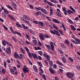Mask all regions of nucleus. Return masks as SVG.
<instances>
[{
	"instance_id": "obj_1",
	"label": "nucleus",
	"mask_w": 80,
	"mask_h": 80,
	"mask_svg": "<svg viewBox=\"0 0 80 80\" xmlns=\"http://www.w3.org/2000/svg\"><path fill=\"white\" fill-rule=\"evenodd\" d=\"M50 45H50H47V44H46L45 46L49 50L51 49L52 51H54V46H53V45L51 44Z\"/></svg>"
},
{
	"instance_id": "obj_2",
	"label": "nucleus",
	"mask_w": 80,
	"mask_h": 80,
	"mask_svg": "<svg viewBox=\"0 0 80 80\" xmlns=\"http://www.w3.org/2000/svg\"><path fill=\"white\" fill-rule=\"evenodd\" d=\"M22 70L24 73H28L29 70L28 68H26V67H24V68H22Z\"/></svg>"
},
{
	"instance_id": "obj_3",
	"label": "nucleus",
	"mask_w": 80,
	"mask_h": 80,
	"mask_svg": "<svg viewBox=\"0 0 80 80\" xmlns=\"http://www.w3.org/2000/svg\"><path fill=\"white\" fill-rule=\"evenodd\" d=\"M11 50L10 49V47H9L8 48L6 49V52H7V54L8 55H11Z\"/></svg>"
},
{
	"instance_id": "obj_4",
	"label": "nucleus",
	"mask_w": 80,
	"mask_h": 80,
	"mask_svg": "<svg viewBox=\"0 0 80 80\" xmlns=\"http://www.w3.org/2000/svg\"><path fill=\"white\" fill-rule=\"evenodd\" d=\"M39 37L41 40H43L45 38V36L42 34V33H41L39 35Z\"/></svg>"
},
{
	"instance_id": "obj_5",
	"label": "nucleus",
	"mask_w": 80,
	"mask_h": 80,
	"mask_svg": "<svg viewBox=\"0 0 80 80\" xmlns=\"http://www.w3.org/2000/svg\"><path fill=\"white\" fill-rule=\"evenodd\" d=\"M75 40L76 41V45H78L80 44V40L78 38H75Z\"/></svg>"
},
{
	"instance_id": "obj_6",
	"label": "nucleus",
	"mask_w": 80,
	"mask_h": 80,
	"mask_svg": "<svg viewBox=\"0 0 80 80\" xmlns=\"http://www.w3.org/2000/svg\"><path fill=\"white\" fill-rule=\"evenodd\" d=\"M49 65H50L49 68H51L53 67V62L52 61H49Z\"/></svg>"
},
{
	"instance_id": "obj_7",
	"label": "nucleus",
	"mask_w": 80,
	"mask_h": 80,
	"mask_svg": "<svg viewBox=\"0 0 80 80\" xmlns=\"http://www.w3.org/2000/svg\"><path fill=\"white\" fill-rule=\"evenodd\" d=\"M31 55L32 56L33 58H37L38 59V57L37 56V55H36V54H33L32 53H31Z\"/></svg>"
},
{
	"instance_id": "obj_8",
	"label": "nucleus",
	"mask_w": 80,
	"mask_h": 80,
	"mask_svg": "<svg viewBox=\"0 0 80 80\" xmlns=\"http://www.w3.org/2000/svg\"><path fill=\"white\" fill-rule=\"evenodd\" d=\"M55 13L58 16V17H62V14H61L59 12H56Z\"/></svg>"
},
{
	"instance_id": "obj_9",
	"label": "nucleus",
	"mask_w": 80,
	"mask_h": 80,
	"mask_svg": "<svg viewBox=\"0 0 80 80\" xmlns=\"http://www.w3.org/2000/svg\"><path fill=\"white\" fill-rule=\"evenodd\" d=\"M23 17L26 20H30V18L26 15H23Z\"/></svg>"
},
{
	"instance_id": "obj_10",
	"label": "nucleus",
	"mask_w": 80,
	"mask_h": 80,
	"mask_svg": "<svg viewBox=\"0 0 80 80\" xmlns=\"http://www.w3.org/2000/svg\"><path fill=\"white\" fill-rule=\"evenodd\" d=\"M33 69H34V70L35 72L36 73L38 72V70L37 69V67L35 65L33 66Z\"/></svg>"
},
{
	"instance_id": "obj_11",
	"label": "nucleus",
	"mask_w": 80,
	"mask_h": 80,
	"mask_svg": "<svg viewBox=\"0 0 80 80\" xmlns=\"http://www.w3.org/2000/svg\"><path fill=\"white\" fill-rule=\"evenodd\" d=\"M52 21L53 22L55 23H60V22L58 20L56 19H53L52 20Z\"/></svg>"
},
{
	"instance_id": "obj_12",
	"label": "nucleus",
	"mask_w": 80,
	"mask_h": 80,
	"mask_svg": "<svg viewBox=\"0 0 80 80\" xmlns=\"http://www.w3.org/2000/svg\"><path fill=\"white\" fill-rule=\"evenodd\" d=\"M38 25L39 26H41V27H43V25H44V24H43V23L42 22H38Z\"/></svg>"
},
{
	"instance_id": "obj_13",
	"label": "nucleus",
	"mask_w": 80,
	"mask_h": 80,
	"mask_svg": "<svg viewBox=\"0 0 80 80\" xmlns=\"http://www.w3.org/2000/svg\"><path fill=\"white\" fill-rule=\"evenodd\" d=\"M67 12H68L69 15H71V13H73V12L71 10L69 9L68 11H66Z\"/></svg>"
},
{
	"instance_id": "obj_14",
	"label": "nucleus",
	"mask_w": 80,
	"mask_h": 80,
	"mask_svg": "<svg viewBox=\"0 0 80 80\" xmlns=\"http://www.w3.org/2000/svg\"><path fill=\"white\" fill-rule=\"evenodd\" d=\"M62 59V61L64 63H66V59L65 57L61 58Z\"/></svg>"
},
{
	"instance_id": "obj_15",
	"label": "nucleus",
	"mask_w": 80,
	"mask_h": 80,
	"mask_svg": "<svg viewBox=\"0 0 80 80\" xmlns=\"http://www.w3.org/2000/svg\"><path fill=\"white\" fill-rule=\"evenodd\" d=\"M70 73L69 72H68L67 73V76L68 77V78H72V76H70V74H69Z\"/></svg>"
},
{
	"instance_id": "obj_16",
	"label": "nucleus",
	"mask_w": 80,
	"mask_h": 80,
	"mask_svg": "<svg viewBox=\"0 0 80 80\" xmlns=\"http://www.w3.org/2000/svg\"><path fill=\"white\" fill-rule=\"evenodd\" d=\"M9 70L12 72V74L15 75V71L13 70V69H10Z\"/></svg>"
},
{
	"instance_id": "obj_17",
	"label": "nucleus",
	"mask_w": 80,
	"mask_h": 80,
	"mask_svg": "<svg viewBox=\"0 0 80 80\" xmlns=\"http://www.w3.org/2000/svg\"><path fill=\"white\" fill-rule=\"evenodd\" d=\"M14 56H15V58H17L18 57V55L17 52H14Z\"/></svg>"
},
{
	"instance_id": "obj_18",
	"label": "nucleus",
	"mask_w": 80,
	"mask_h": 80,
	"mask_svg": "<svg viewBox=\"0 0 80 80\" xmlns=\"http://www.w3.org/2000/svg\"><path fill=\"white\" fill-rule=\"evenodd\" d=\"M6 42L7 41L5 40L2 41V44L3 46H5L6 45V44L5 43H6Z\"/></svg>"
},
{
	"instance_id": "obj_19",
	"label": "nucleus",
	"mask_w": 80,
	"mask_h": 80,
	"mask_svg": "<svg viewBox=\"0 0 80 80\" xmlns=\"http://www.w3.org/2000/svg\"><path fill=\"white\" fill-rule=\"evenodd\" d=\"M71 29H72V30H74V31L75 30H76V29H75V28L74 27V26H73V25H71Z\"/></svg>"
},
{
	"instance_id": "obj_20",
	"label": "nucleus",
	"mask_w": 80,
	"mask_h": 80,
	"mask_svg": "<svg viewBox=\"0 0 80 80\" xmlns=\"http://www.w3.org/2000/svg\"><path fill=\"white\" fill-rule=\"evenodd\" d=\"M49 70L51 73H54V71L51 68H49Z\"/></svg>"
},
{
	"instance_id": "obj_21",
	"label": "nucleus",
	"mask_w": 80,
	"mask_h": 80,
	"mask_svg": "<svg viewBox=\"0 0 80 80\" xmlns=\"http://www.w3.org/2000/svg\"><path fill=\"white\" fill-rule=\"evenodd\" d=\"M57 64L58 65H61V66H63V64H62V63H61L59 61H57Z\"/></svg>"
},
{
	"instance_id": "obj_22",
	"label": "nucleus",
	"mask_w": 80,
	"mask_h": 80,
	"mask_svg": "<svg viewBox=\"0 0 80 80\" xmlns=\"http://www.w3.org/2000/svg\"><path fill=\"white\" fill-rule=\"evenodd\" d=\"M20 50H21V51L22 53H23V54H25V51H24V49H23L22 48H21Z\"/></svg>"
},
{
	"instance_id": "obj_23",
	"label": "nucleus",
	"mask_w": 80,
	"mask_h": 80,
	"mask_svg": "<svg viewBox=\"0 0 80 80\" xmlns=\"http://www.w3.org/2000/svg\"><path fill=\"white\" fill-rule=\"evenodd\" d=\"M6 44H7L8 45H9V46H10L11 47H12V45L10 43L8 42L7 41H6Z\"/></svg>"
},
{
	"instance_id": "obj_24",
	"label": "nucleus",
	"mask_w": 80,
	"mask_h": 80,
	"mask_svg": "<svg viewBox=\"0 0 80 80\" xmlns=\"http://www.w3.org/2000/svg\"><path fill=\"white\" fill-rule=\"evenodd\" d=\"M16 25L17 26H18V27H20V28H22V26H21V25L19 24V23H16Z\"/></svg>"
},
{
	"instance_id": "obj_25",
	"label": "nucleus",
	"mask_w": 80,
	"mask_h": 80,
	"mask_svg": "<svg viewBox=\"0 0 80 80\" xmlns=\"http://www.w3.org/2000/svg\"><path fill=\"white\" fill-rule=\"evenodd\" d=\"M38 63L39 67H40L41 68V67H42V63H41L40 62H38Z\"/></svg>"
},
{
	"instance_id": "obj_26",
	"label": "nucleus",
	"mask_w": 80,
	"mask_h": 80,
	"mask_svg": "<svg viewBox=\"0 0 80 80\" xmlns=\"http://www.w3.org/2000/svg\"><path fill=\"white\" fill-rule=\"evenodd\" d=\"M10 30L12 32V33H14V34H16V33H15V32H14L13 31V29H12V28L10 27Z\"/></svg>"
},
{
	"instance_id": "obj_27",
	"label": "nucleus",
	"mask_w": 80,
	"mask_h": 80,
	"mask_svg": "<svg viewBox=\"0 0 80 80\" xmlns=\"http://www.w3.org/2000/svg\"><path fill=\"white\" fill-rule=\"evenodd\" d=\"M4 12L6 13V14H8V13H9L8 11L7 10H6L5 9H4Z\"/></svg>"
},
{
	"instance_id": "obj_28",
	"label": "nucleus",
	"mask_w": 80,
	"mask_h": 80,
	"mask_svg": "<svg viewBox=\"0 0 80 80\" xmlns=\"http://www.w3.org/2000/svg\"><path fill=\"white\" fill-rule=\"evenodd\" d=\"M53 14V9H50V15H52Z\"/></svg>"
},
{
	"instance_id": "obj_29",
	"label": "nucleus",
	"mask_w": 80,
	"mask_h": 80,
	"mask_svg": "<svg viewBox=\"0 0 80 80\" xmlns=\"http://www.w3.org/2000/svg\"><path fill=\"white\" fill-rule=\"evenodd\" d=\"M36 14L37 15H40L42 14V13L40 12H37Z\"/></svg>"
},
{
	"instance_id": "obj_30",
	"label": "nucleus",
	"mask_w": 80,
	"mask_h": 80,
	"mask_svg": "<svg viewBox=\"0 0 80 80\" xmlns=\"http://www.w3.org/2000/svg\"><path fill=\"white\" fill-rule=\"evenodd\" d=\"M48 3L49 5H50V6H53V4H52V3H51L50 2H48Z\"/></svg>"
},
{
	"instance_id": "obj_31",
	"label": "nucleus",
	"mask_w": 80,
	"mask_h": 80,
	"mask_svg": "<svg viewBox=\"0 0 80 80\" xmlns=\"http://www.w3.org/2000/svg\"><path fill=\"white\" fill-rule=\"evenodd\" d=\"M7 7H8V8H10V9H11V10L13 11V9L12 8V7H11V6H10L8 5L7 6Z\"/></svg>"
},
{
	"instance_id": "obj_32",
	"label": "nucleus",
	"mask_w": 80,
	"mask_h": 80,
	"mask_svg": "<svg viewBox=\"0 0 80 80\" xmlns=\"http://www.w3.org/2000/svg\"><path fill=\"white\" fill-rule=\"evenodd\" d=\"M7 7H8V8H10V9H11V10L13 11V9L12 8V7H11V6H10L8 5L7 6Z\"/></svg>"
},
{
	"instance_id": "obj_33",
	"label": "nucleus",
	"mask_w": 80,
	"mask_h": 80,
	"mask_svg": "<svg viewBox=\"0 0 80 80\" xmlns=\"http://www.w3.org/2000/svg\"><path fill=\"white\" fill-rule=\"evenodd\" d=\"M13 7V8H15V10L17 9V5H16V4H15L14 5H13V6H12Z\"/></svg>"
},
{
	"instance_id": "obj_34",
	"label": "nucleus",
	"mask_w": 80,
	"mask_h": 80,
	"mask_svg": "<svg viewBox=\"0 0 80 80\" xmlns=\"http://www.w3.org/2000/svg\"><path fill=\"white\" fill-rule=\"evenodd\" d=\"M28 54L29 55V57L32 58V54H31V53H30V52H28Z\"/></svg>"
},
{
	"instance_id": "obj_35",
	"label": "nucleus",
	"mask_w": 80,
	"mask_h": 80,
	"mask_svg": "<svg viewBox=\"0 0 80 80\" xmlns=\"http://www.w3.org/2000/svg\"><path fill=\"white\" fill-rule=\"evenodd\" d=\"M44 36H45L46 38H50V37L49 36H48V35L47 34H45L44 35Z\"/></svg>"
},
{
	"instance_id": "obj_36",
	"label": "nucleus",
	"mask_w": 80,
	"mask_h": 80,
	"mask_svg": "<svg viewBox=\"0 0 80 80\" xmlns=\"http://www.w3.org/2000/svg\"><path fill=\"white\" fill-rule=\"evenodd\" d=\"M1 72L2 73L4 74L5 73V69H2L1 70Z\"/></svg>"
},
{
	"instance_id": "obj_37",
	"label": "nucleus",
	"mask_w": 80,
	"mask_h": 80,
	"mask_svg": "<svg viewBox=\"0 0 80 80\" xmlns=\"http://www.w3.org/2000/svg\"><path fill=\"white\" fill-rule=\"evenodd\" d=\"M38 54H39L40 55H42L43 54V53H42V51H38Z\"/></svg>"
},
{
	"instance_id": "obj_38",
	"label": "nucleus",
	"mask_w": 80,
	"mask_h": 80,
	"mask_svg": "<svg viewBox=\"0 0 80 80\" xmlns=\"http://www.w3.org/2000/svg\"><path fill=\"white\" fill-rule=\"evenodd\" d=\"M4 66L5 68H6L7 67V62L5 61L4 62Z\"/></svg>"
},
{
	"instance_id": "obj_39",
	"label": "nucleus",
	"mask_w": 80,
	"mask_h": 80,
	"mask_svg": "<svg viewBox=\"0 0 80 80\" xmlns=\"http://www.w3.org/2000/svg\"><path fill=\"white\" fill-rule=\"evenodd\" d=\"M46 58L48 62H49V61H50V57L49 56H48L46 57Z\"/></svg>"
},
{
	"instance_id": "obj_40",
	"label": "nucleus",
	"mask_w": 80,
	"mask_h": 80,
	"mask_svg": "<svg viewBox=\"0 0 80 80\" xmlns=\"http://www.w3.org/2000/svg\"><path fill=\"white\" fill-rule=\"evenodd\" d=\"M68 20L70 23H72L73 22H72V21L70 19H68Z\"/></svg>"
},
{
	"instance_id": "obj_41",
	"label": "nucleus",
	"mask_w": 80,
	"mask_h": 80,
	"mask_svg": "<svg viewBox=\"0 0 80 80\" xmlns=\"http://www.w3.org/2000/svg\"><path fill=\"white\" fill-rule=\"evenodd\" d=\"M2 26L3 27L4 29H5V30H8V28H7V27H6L4 25H3Z\"/></svg>"
},
{
	"instance_id": "obj_42",
	"label": "nucleus",
	"mask_w": 80,
	"mask_h": 80,
	"mask_svg": "<svg viewBox=\"0 0 80 80\" xmlns=\"http://www.w3.org/2000/svg\"><path fill=\"white\" fill-rule=\"evenodd\" d=\"M62 27H63L64 30V31H65V30H66V29H65V26H64V25H63V23L62 24Z\"/></svg>"
},
{
	"instance_id": "obj_43",
	"label": "nucleus",
	"mask_w": 80,
	"mask_h": 80,
	"mask_svg": "<svg viewBox=\"0 0 80 80\" xmlns=\"http://www.w3.org/2000/svg\"><path fill=\"white\" fill-rule=\"evenodd\" d=\"M26 38L28 39V40H29V39H30V36H29V35H28L26 34Z\"/></svg>"
},
{
	"instance_id": "obj_44",
	"label": "nucleus",
	"mask_w": 80,
	"mask_h": 80,
	"mask_svg": "<svg viewBox=\"0 0 80 80\" xmlns=\"http://www.w3.org/2000/svg\"><path fill=\"white\" fill-rule=\"evenodd\" d=\"M15 33H17V34H18V35H20V36H22V35H21V34L20 33L17 31H15Z\"/></svg>"
},
{
	"instance_id": "obj_45",
	"label": "nucleus",
	"mask_w": 80,
	"mask_h": 80,
	"mask_svg": "<svg viewBox=\"0 0 80 80\" xmlns=\"http://www.w3.org/2000/svg\"><path fill=\"white\" fill-rule=\"evenodd\" d=\"M24 23H27V24H28V23H29V21H27V20H25L24 21Z\"/></svg>"
},
{
	"instance_id": "obj_46",
	"label": "nucleus",
	"mask_w": 80,
	"mask_h": 80,
	"mask_svg": "<svg viewBox=\"0 0 80 80\" xmlns=\"http://www.w3.org/2000/svg\"><path fill=\"white\" fill-rule=\"evenodd\" d=\"M2 15H3V16H4V17H6V13H5V12H2Z\"/></svg>"
},
{
	"instance_id": "obj_47",
	"label": "nucleus",
	"mask_w": 80,
	"mask_h": 80,
	"mask_svg": "<svg viewBox=\"0 0 80 80\" xmlns=\"http://www.w3.org/2000/svg\"><path fill=\"white\" fill-rule=\"evenodd\" d=\"M68 59L69 60H70V61H72V62H73V59L71 57H69Z\"/></svg>"
},
{
	"instance_id": "obj_48",
	"label": "nucleus",
	"mask_w": 80,
	"mask_h": 80,
	"mask_svg": "<svg viewBox=\"0 0 80 80\" xmlns=\"http://www.w3.org/2000/svg\"><path fill=\"white\" fill-rule=\"evenodd\" d=\"M62 10L63 12H67V10H66V8H65V7H63L62 8Z\"/></svg>"
},
{
	"instance_id": "obj_49",
	"label": "nucleus",
	"mask_w": 80,
	"mask_h": 80,
	"mask_svg": "<svg viewBox=\"0 0 80 80\" xmlns=\"http://www.w3.org/2000/svg\"><path fill=\"white\" fill-rule=\"evenodd\" d=\"M71 41L72 42H73V43H74V44H76V43H76V42H75V40H74L71 39Z\"/></svg>"
},
{
	"instance_id": "obj_50",
	"label": "nucleus",
	"mask_w": 80,
	"mask_h": 80,
	"mask_svg": "<svg viewBox=\"0 0 80 80\" xmlns=\"http://www.w3.org/2000/svg\"><path fill=\"white\" fill-rule=\"evenodd\" d=\"M59 32L61 35H63V32H62V31L61 30H59Z\"/></svg>"
},
{
	"instance_id": "obj_51",
	"label": "nucleus",
	"mask_w": 80,
	"mask_h": 80,
	"mask_svg": "<svg viewBox=\"0 0 80 80\" xmlns=\"http://www.w3.org/2000/svg\"><path fill=\"white\" fill-rule=\"evenodd\" d=\"M33 23H35L36 24H38V21H33Z\"/></svg>"
},
{
	"instance_id": "obj_52",
	"label": "nucleus",
	"mask_w": 80,
	"mask_h": 80,
	"mask_svg": "<svg viewBox=\"0 0 80 80\" xmlns=\"http://www.w3.org/2000/svg\"><path fill=\"white\" fill-rule=\"evenodd\" d=\"M44 63H45V64H46V65H48V62H47V60H44Z\"/></svg>"
},
{
	"instance_id": "obj_53",
	"label": "nucleus",
	"mask_w": 80,
	"mask_h": 80,
	"mask_svg": "<svg viewBox=\"0 0 80 80\" xmlns=\"http://www.w3.org/2000/svg\"><path fill=\"white\" fill-rule=\"evenodd\" d=\"M25 48L26 50V51L28 52L29 51V49L28 48H27V47H25Z\"/></svg>"
},
{
	"instance_id": "obj_54",
	"label": "nucleus",
	"mask_w": 80,
	"mask_h": 80,
	"mask_svg": "<svg viewBox=\"0 0 80 80\" xmlns=\"http://www.w3.org/2000/svg\"><path fill=\"white\" fill-rule=\"evenodd\" d=\"M50 32L53 35H55V34H56V33H55V32L52 31V30L50 31Z\"/></svg>"
},
{
	"instance_id": "obj_55",
	"label": "nucleus",
	"mask_w": 80,
	"mask_h": 80,
	"mask_svg": "<svg viewBox=\"0 0 80 80\" xmlns=\"http://www.w3.org/2000/svg\"><path fill=\"white\" fill-rule=\"evenodd\" d=\"M58 51H59V52H60L62 54L63 53V51H62L61 49H58Z\"/></svg>"
},
{
	"instance_id": "obj_56",
	"label": "nucleus",
	"mask_w": 80,
	"mask_h": 80,
	"mask_svg": "<svg viewBox=\"0 0 80 80\" xmlns=\"http://www.w3.org/2000/svg\"><path fill=\"white\" fill-rule=\"evenodd\" d=\"M39 69L41 72V73H43V70H42V68L41 67H39Z\"/></svg>"
},
{
	"instance_id": "obj_57",
	"label": "nucleus",
	"mask_w": 80,
	"mask_h": 80,
	"mask_svg": "<svg viewBox=\"0 0 80 80\" xmlns=\"http://www.w3.org/2000/svg\"><path fill=\"white\" fill-rule=\"evenodd\" d=\"M43 77L45 80H47V78H46V77H45V75L44 74H43Z\"/></svg>"
},
{
	"instance_id": "obj_58",
	"label": "nucleus",
	"mask_w": 80,
	"mask_h": 80,
	"mask_svg": "<svg viewBox=\"0 0 80 80\" xmlns=\"http://www.w3.org/2000/svg\"><path fill=\"white\" fill-rule=\"evenodd\" d=\"M43 55L44 57H48V55H47L46 54L44 53L43 54Z\"/></svg>"
},
{
	"instance_id": "obj_59",
	"label": "nucleus",
	"mask_w": 80,
	"mask_h": 80,
	"mask_svg": "<svg viewBox=\"0 0 80 80\" xmlns=\"http://www.w3.org/2000/svg\"><path fill=\"white\" fill-rule=\"evenodd\" d=\"M53 67L54 69H56V68H57V65L54 64Z\"/></svg>"
},
{
	"instance_id": "obj_60",
	"label": "nucleus",
	"mask_w": 80,
	"mask_h": 80,
	"mask_svg": "<svg viewBox=\"0 0 80 80\" xmlns=\"http://www.w3.org/2000/svg\"><path fill=\"white\" fill-rule=\"evenodd\" d=\"M10 19L12 20H15V19L12 16L11 17V18H10Z\"/></svg>"
},
{
	"instance_id": "obj_61",
	"label": "nucleus",
	"mask_w": 80,
	"mask_h": 80,
	"mask_svg": "<svg viewBox=\"0 0 80 80\" xmlns=\"http://www.w3.org/2000/svg\"><path fill=\"white\" fill-rule=\"evenodd\" d=\"M8 63H10V60L9 59L7 60L6 61Z\"/></svg>"
},
{
	"instance_id": "obj_62",
	"label": "nucleus",
	"mask_w": 80,
	"mask_h": 80,
	"mask_svg": "<svg viewBox=\"0 0 80 80\" xmlns=\"http://www.w3.org/2000/svg\"><path fill=\"white\" fill-rule=\"evenodd\" d=\"M59 71L60 73H62V72H63V69H59Z\"/></svg>"
},
{
	"instance_id": "obj_63",
	"label": "nucleus",
	"mask_w": 80,
	"mask_h": 80,
	"mask_svg": "<svg viewBox=\"0 0 80 80\" xmlns=\"http://www.w3.org/2000/svg\"><path fill=\"white\" fill-rule=\"evenodd\" d=\"M48 2H49L47 0H44V3H46V2L47 3H48Z\"/></svg>"
},
{
	"instance_id": "obj_64",
	"label": "nucleus",
	"mask_w": 80,
	"mask_h": 80,
	"mask_svg": "<svg viewBox=\"0 0 80 80\" xmlns=\"http://www.w3.org/2000/svg\"><path fill=\"white\" fill-rule=\"evenodd\" d=\"M77 68L78 70H80V67L79 66H77Z\"/></svg>"
}]
</instances>
